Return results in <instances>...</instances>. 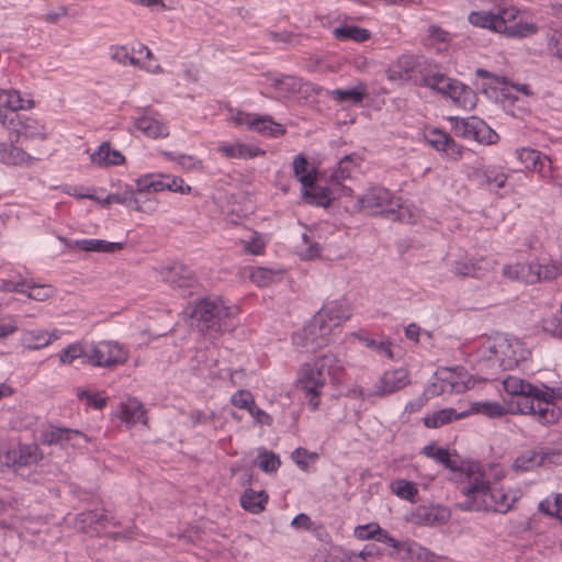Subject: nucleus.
<instances>
[{"label": "nucleus", "mask_w": 562, "mask_h": 562, "mask_svg": "<svg viewBox=\"0 0 562 562\" xmlns=\"http://www.w3.org/2000/svg\"><path fill=\"white\" fill-rule=\"evenodd\" d=\"M504 476V470L498 465H471L460 487L463 501L457 507L464 512H509L524 493L518 486H497Z\"/></svg>", "instance_id": "nucleus-1"}, {"label": "nucleus", "mask_w": 562, "mask_h": 562, "mask_svg": "<svg viewBox=\"0 0 562 562\" xmlns=\"http://www.w3.org/2000/svg\"><path fill=\"white\" fill-rule=\"evenodd\" d=\"M345 371V362L333 352H327L300 366L295 385L304 394L312 411L318 409L319 397L327 383H337Z\"/></svg>", "instance_id": "nucleus-2"}, {"label": "nucleus", "mask_w": 562, "mask_h": 562, "mask_svg": "<svg viewBox=\"0 0 562 562\" xmlns=\"http://www.w3.org/2000/svg\"><path fill=\"white\" fill-rule=\"evenodd\" d=\"M468 21L475 27L488 30L506 38L524 40L539 33V25L516 7H498L495 11H472Z\"/></svg>", "instance_id": "nucleus-3"}, {"label": "nucleus", "mask_w": 562, "mask_h": 562, "mask_svg": "<svg viewBox=\"0 0 562 562\" xmlns=\"http://www.w3.org/2000/svg\"><path fill=\"white\" fill-rule=\"evenodd\" d=\"M355 209L372 214H384L402 222L411 218L408 209L402 205L389 190L380 187L370 188L363 194L358 195Z\"/></svg>", "instance_id": "nucleus-4"}, {"label": "nucleus", "mask_w": 562, "mask_h": 562, "mask_svg": "<svg viewBox=\"0 0 562 562\" xmlns=\"http://www.w3.org/2000/svg\"><path fill=\"white\" fill-rule=\"evenodd\" d=\"M236 312L237 308L228 306L222 297H206L195 303L189 316L201 331L221 333Z\"/></svg>", "instance_id": "nucleus-5"}, {"label": "nucleus", "mask_w": 562, "mask_h": 562, "mask_svg": "<svg viewBox=\"0 0 562 562\" xmlns=\"http://www.w3.org/2000/svg\"><path fill=\"white\" fill-rule=\"evenodd\" d=\"M484 357L493 367L513 370L529 356V350L517 338L497 337L483 350Z\"/></svg>", "instance_id": "nucleus-6"}, {"label": "nucleus", "mask_w": 562, "mask_h": 562, "mask_svg": "<svg viewBox=\"0 0 562 562\" xmlns=\"http://www.w3.org/2000/svg\"><path fill=\"white\" fill-rule=\"evenodd\" d=\"M128 352L115 341L102 340L88 347L87 363L98 368H112L125 363Z\"/></svg>", "instance_id": "nucleus-7"}, {"label": "nucleus", "mask_w": 562, "mask_h": 562, "mask_svg": "<svg viewBox=\"0 0 562 562\" xmlns=\"http://www.w3.org/2000/svg\"><path fill=\"white\" fill-rule=\"evenodd\" d=\"M553 394L542 390L538 397H521L517 402L520 414H530L537 417L542 425L557 423L561 416L560 409L552 403Z\"/></svg>", "instance_id": "nucleus-8"}, {"label": "nucleus", "mask_w": 562, "mask_h": 562, "mask_svg": "<svg viewBox=\"0 0 562 562\" xmlns=\"http://www.w3.org/2000/svg\"><path fill=\"white\" fill-rule=\"evenodd\" d=\"M450 120L452 122V131L457 136L485 145L495 144L499 138L496 132L479 117H451Z\"/></svg>", "instance_id": "nucleus-9"}, {"label": "nucleus", "mask_w": 562, "mask_h": 562, "mask_svg": "<svg viewBox=\"0 0 562 562\" xmlns=\"http://www.w3.org/2000/svg\"><path fill=\"white\" fill-rule=\"evenodd\" d=\"M155 271L161 281L182 293H191L196 288L195 274L183 263L170 262L160 265L155 267Z\"/></svg>", "instance_id": "nucleus-10"}, {"label": "nucleus", "mask_w": 562, "mask_h": 562, "mask_svg": "<svg viewBox=\"0 0 562 562\" xmlns=\"http://www.w3.org/2000/svg\"><path fill=\"white\" fill-rule=\"evenodd\" d=\"M331 334L330 327L315 314L303 328L302 335L297 336V339H300L297 344L308 351L315 352L328 345Z\"/></svg>", "instance_id": "nucleus-11"}, {"label": "nucleus", "mask_w": 562, "mask_h": 562, "mask_svg": "<svg viewBox=\"0 0 562 562\" xmlns=\"http://www.w3.org/2000/svg\"><path fill=\"white\" fill-rule=\"evenodd\" d=\"M10 123L18 140L44 142L48 137L46 125L37 117L16 115Z\"/></svg>", "instance_id": "nucleus-12"}, {"label": "nucleus", "mask_w": 562, "mask_h": 562, "mask_svg": "<svg viewBox=\"0 0 562 562\" xmlns=\"http://www.w3.org/2000/svg\"><path fill=\"white\" fill-rule=\"evenodd\" d=\"M43 458L44 454L36 445H22L1 454L0 462L18 471L23 467L36 464Z\"/></svg>", "instance_id": "nucleus-13"}, {"label": "nucleus", "mask_w": 562, "mask_h": 562, "mask_svg": "<svg viewBox=\"0 0 562 562\" xmlns=\"http://www.w3.org/2000/svg\"><path fill=\"white\" fill-rule=\"evenodd\" d=\"M441 392L463 393L473 386V381L463 368H441L436 373Z\"/></svg>", "instance_id": "nucleus-14"}, {"label": "nucleus", "mask_w": 562, "mask_h": 562, "mask_svg": "<svg viewBox=\"0 0 562 562\" xmlns=\"http://www.w3.org/2000/svg\"><path fill=\"white\" fill-rule=\"evenodd\" d=\"M37 158L18 145V139L0 140V164L15 168H31Z\"/></svg>", "instance_id": "nucleus-15"}, {"label": "nucleus", "mask_w": 562, "mask_h": 562, "mask_svg": "<svg viewBox=\"0 0 562 562\" xmlns=\"http://www.w3.org/2000/svg\"><path fill=\"white\" fill-rule=\"evenodd\" d=\"M396 558L401 562H453L447 555L437 554L413 540H404Z\"/></svg>", "instance_id": "nucleus-16"}, {"label": "nucleus", "mask_w": 562, "mask_h": 562, "mask_svg": "<svg viewBox=\"0 0 562 562\" xmlns=\"http://www.w3.org/2000/svg\"><path fill=\"white\" fill-rule=\"evenodd\" d=\"M518 160L528 171L537 172L542 179H552L551 160L537 149L521 147L516 150Z\"/></svg>", "instance_id": "nucleus-17"}, {"label": "nucleus", "mask_w": 562, "mask_h": 562, "mask_svg": "<svg viewBox=\"0 0 562 562\" xmlns=\"http://www.w3.org/2000/svg\"><path fill=\"white\" fill-rule=\"evenodd\" d=\"M316 315L322 318L333 331L351 317V305L345 299L328 301Z\"/></svg>", "instance_id": "nucleus-18"}, {"label": "nucleus", "mask_w": 562, "mask_h": 562, "mask_svg": "<svg viewBox=\"0 0 562 562\" xmlns=\"http://www.w3.org/2000/svg\"><path fill=\"white\" fill-rule=\"evenodd\" d=\"M41 441L48 446L69 443L72 447H82L87 443L88 438L77 429L49 426L43 431Z\"/></svg>", "instance_id": "nucleus-19"}, {"label": "nucleus", "mask_w": 562, "mask_h": 562, "mask_svg": "<svg viewBox=\"0 0 562 562\" xmlns=\"http://www.w3.org/2000/svg\"><path fill=\"white\" fill-rule=\"evenodd\" d=\"M425 139L437 151L445 153L447 158L457 161L462 157L463 148L446 132L431 128L425 132Z\"/></svg>", "instance_id": "nucleus-20"}, {"label": "nucleus", "mask_w": 562, "mask_h": 562, "mask_svg": "<svg viewBox=\"0 0 562 562\" xmlns=\"http://www.w3.org/2000/svg\"><path fill=\"white\" fill-rule=\"evenodd\" d=\"M450 518V510L440 505L418 506L411 513L409 521L418 526H436L446 524Z\"/></svg>", "instance_id": "nucleus-21"}, {"label": "nucleus", "mask_w": 562, "mask_h": 562, "mask_svg": "<svg viewBox=\"0 0 562 562\" xmlns=\"http://www.w3.org/2000/svg\"><path fill=\"white\" fill-rule=\"evenodd\" d=\"M110 525H115L114 518L104 510H89L76 516L75 527L86 533H99Z\"/></svg>", "instance_id": "nucleus-22"}, {"label": "nucleus", "mask_w": 562, "mask_h": 562, "mask_svg": "<svg viewBox=\"0 0 562 562\" xmlns=\"http://www.w3.org/2000/svg\"><path fill=\"white\" fill-rule=\"evenodd\" d=\"M494 263L483 257L460 258L452 263V272L458 277L481 279L493 270Z\"/></svg>", "instance_id": "nucleus-23"}, {"label": "nucleus", "mask_w": 562, "mask_h": 562, "mask_svg": "<svg viewBox=\"0 0 562 562\" xmlns=\"http://www.w3.org/2000/svg\"><path fill=\"white\" fill-rule=\"evenodd\" d=\"M34 106L31 99L24 100L15 89H0V124L7 125L9 112L30 110Z\"/></svg>", "instance_id": "nucleus-24"}, {"label": "nucleus", "mask_w": 562, "mask_h": 562, "mask_svg": "<svg viewBox=\"0 0 562 562\" xmlns=\"http://www.w3.org/2000/svg\"><path fill=\"white\" fill-rule=\"evenodd\" d=\"M137 131L149 138H165L169 135V128L160 119L159 114L144 113L133 119Z\"/></svg>", "instance_id": "nucleus-25"}, {"label": "nucleus", "mask_w": 562, "mask_h": 562, "mask_svg": "<svg viewBox=\"0 0 562 562\" xmlns=\"http://www.w3.org/2000/svg\"><path fill=\"white\" fill-rule=\"evenodd\" d=\"M408 384V372L403 368L385 371L375 384L374 393L383 396L394 393Z\"/></svg>", "instance_id": "nucleus-26"}, {"label": "nucleus", "mask_w": 562, "mask_h": 562, "mask_svg": "<svg viewBox=\"0 0 562 562\" xmlns=\"http://www.w3.org/2000/svg\"><path fill=\"white\" fill-rule=\"evenodd\" d=\"M536 263H507L502 269V276L508 280L533 284L539 282V272H536Z\"/></svg>", "instance_id": "nucleus-27"}, {"label": "nucleus", "mask_w": 562, "mask_h": 562, "mask_svg": "<svg viewBox=\"0 0 562 562\" xmlns=\"http://www.w3.org/2000/svg\"><path fill=\"white\" fill-rule=\"evenodd\" d=\"M90 161L95 167L109 168L123 165L125 157L121 151L112 148L109 142H104L90 154Z\"/></svg>", "instance_id": "nucleus-28"}, {"label": "nucleus", "mask_w": 562, "mask_h": 562, "mask_svg": "<svg viewBox=\"0 0 562 562\" xmlns=\"http://www.w3.org/2000/svg\"><path fill=\"white\" fill-rule=\"evenodd\" d=\"M415 66L416 63L413 56H401L389 67L386 71L387 79L398 85L405 83L412 79Z\"/></svg>", "instance_id": "nucleus-29"}, {"label": "nucleus", "mask_w": 562, "mask_h": 562, "mask_svg": "<svg viewBox=\"0 0 562 562\" xmlns=\"http://www.w3.org/2000/svg\"><path fill=\"white\" fill-rule=\"evenodd\" d=\"M217 149L224 157L232 159H250L265 154L260 148L245 143L224 142Z\"/></svg>", "instance_id": "nucleus-30"}, {"label": "nucleus", "mask_w": 562, "mask_h": 562, "mask_svg": "<svg viewBox=\"0 0 562 562\" xmlns=\"http://www.w3.org/2000/svg\"><path fill=\"white\" fill-rule=\"evenodd\" d=\"M443 95L450 98L457 106L464 110H471L476 103L474 91L456 80H452L447 93Z\"/></svg>", "instance_id": "nucleus-31"}, {"label": "nucleus", "mask_w": 562, "mask_h": 562, "mask_svg": "<svg viewBox=\"0 0 562 562\" xmlns=\"http://www.w3.org/2000/svg\"><path fill=\"white\" fill-rule=\"evenodd\" d=\"M327 94L338 103L360 104L368 94V88L366 83L358 82L350 88L329 90Z\"/></svg>", "instance_id": "nucleus-32"}, {"label": "nucleus", "mask_w": 562, "mask_h": 562, "mask_svg": "<svg viewBox=\"0 0 562 562\" xmlns=\"http://www.w3.org/2000/svg\"><path fill=\"white\" fill-rule=\"evenodd\" d=\"M270 82L278 95L282 98H289L302 88L310 87L308 83H303L301 79L285 75L271 77Z\"/></svg>", "instance_id": "nucleus-33"}, {"label": "nucleus", "mask_w": 562, "mask_h": 562, "mask_svg": "<svg viewBox=\"0 0 562 562\" xmlns=\"http://www.w3.org/2000/svg\"><path fill=\"white\" fill-rule=\"evenodd\" d=\"M125 204L136 211L146 212L153 211V209H145L137 196L134 194V190L132 187H126L122 193H113L109 194L103 200H100V205L102 207H108L110 204Z\"/></svg>", "instance_id": "nucleus-34"}, {"label": "nucleus", "mask_w": 562, "mask_h": 562, "mask_svg": "<svg viewBox=\"0 0 562 562\" xmlns=\"http://www.w3.org/2000/svg\"><path fill=\"white\" fill-rule=\"evenodd\" d=\"M120 418L128 426L138 423L146 424L145 409L143 404L136 398H128L121 404Z\"/></svg>", "instance_id": "nucleus-35"}, {"label": "nucleus", "mask_w": 562, "mask_h": 562, "mask_svg": "<svg viewBox=\"0 0 562 562\" xmlns=\"http://www.w3.org/2000/svg\"><path fill=\"white\" fill-rule=\"evenodd\" d=\"M504 390L512 395H521L522 397H538L542 395V390L532 386L530 383L518 376H507L504 382Z\"/></svg>", "instance_id": "nucleus-36"}, {"label": "nucleus", "mask_w": 562, "mask_h": 562, "mask_svg": "<svg viewBox=\"0 0 562 562\" xmlns=\"http://www.w3.org/2000/svg\"><path fill=\"white\" fill-rule=\"evenodd\" d=\"M268 494L265 491L246 488L240 497L241 507L251 514H260L268 503Z\"/></svg>", "instance_id": "nucleus-37"}, {"label": "nucleus", "mask_w": 562, "mask_h": 562, "mask_svg": "<svg viewBox=\"0 0 562 562\" xmlns=\"http://www.w3.org/2000/svg\"><path fill=\"white\" fill-rule=\"evenodd\" d=\"M76 248L83 251L114 254L124 248L123 243H112L103 239L85 238L75 241Z\"/></svg>", "instance_id": "nucleus-38"}, {"label": "nucleus", "mask_w": 562, "mask_h": 562, "mask_svg": "<svg viewBox=\"0 0 562 562\" xmlns=\"http://www.w3.org/2000/svg\"><path fill=\"white\" fill-rule=\"evenodd\" d=\"M250 131H255L263 136L279 137L285 134V128L276 123L270 116L255 114Z\"/></svg>", "instance_id": "nucleus-39"}, {"label": "nucleus", "mask_w": 562, "mask_h": 562, "mask_svg": "<svg viewBox=\"0 0 562 562\" xmlns=\"http://www.w3.org/2000/svg\"><path fill=\"white\" fill-rule=\"evenodd\" d=\"M294 176L303 187L316 181V169L310 165L303 154L296 155L293 159Z\"/></svg>", "instance_id": "nucleus-40"}, {"label": "nucleus", "mask_w": 562, "mask_h": 562, "mask_svg": "<svg viewBox=\"0 0 562 562\" xmlns=\"http://www.w3.org/2000/svg\"><path fill=\"white\" fill-rule=\"evenodd\" d=\"M468 415V412L457 413L453 408H445L426 416L424 422L425 426L428 428H439L452 420L463 418Z\"/></svg>", "instance_id": "nucleus-41"}, {"label": "nucleus", "mask_w": 562, "mask_h": 562, "mask_svg": "<svg viewBox=\"0 0 562 562\" xmlns=\"http://www.w3.org/2000/svg\"><path fill=\"white\" fill-rule=\"evenodd\" d=\"M21 344L29 350H38L50 345V337L43 329L25 330L21 336Z\"/></svg>", "instance_id": "nucleus-42"}, {"label": "nucleus", "mask_w": 562, "mask_h": 562, "mask_svg": "<svg viewBox=\"0 0 562 562\" xmlns=\"http://www.w3.org/2000/svg\"><path fill=\"white\" fill-rule=\"evenodd\" d=\"M303 195L306 201L311 204H315L318 206H328L331 196L330 191L327 188L316 186L315 182L312 184L302 188Z\"/></svg>", "instance_id": "nucleus-43"}, {"label": "nucleus", "mask_w": 562, "mask_h": 562, "mask_svg": "<svg viewBox=\"0 0 562 562\" xmlns=\"http://www.w3.org/2000/svg\"><path fill=\"white\" fill-rule=\"evenodd\" d=\"M392 492L400 498L409 501L412 503L416 502V496L418 494L417 484L404 479L395 480L391 483Z\"/></svg>", "instance_id": "nucleus-44"}, {"label": "nucleus", "mask_w": 562, "mask_h": 562, "mask_svg": "<svg viewBox=\"0 0 562 562\" xmlns=\"http://www.w3.org/2000/svg\"><path fill=\"white\" fill-rule=\"evenodd\" d=\"M87 353L88 348L85 347L81 342H74L68 345L66 348H64L59 355V362L60 364H71L75 360L83 358L85 363H87Z\"/></svg>", "instance_id": "nucleus-45"}, {"label": "nucleus", "mask_w": 562, "mask_h": 562, "mask_svg": "<svg viewBox=\"0 0 562 562\" xmlns=\"http://www.w3.org/2000/svg\"><path fill=\"white\" fill-rule=\"evenodd\" d=\"M245 252L250 255H261L265 250L267 239L258 232L250 231L248 235L240 239Z\"/></svg>", "instance_id": "nucleus-46"}, {"label": "nucleus", "mask_w": 562, "mask_h": 562, "mask_svg": "<svg viewBox=\"0 0 562 562\" xmlns=\"http://www.w3.org/2000/svg\"><path fill=\"white\" fill-rule=\"evenodd\" d=\"M451 82L452 79L437 71H428L423 77V85L425 87L436 90L441 94L447 93Z\"/></svg>", "instance_id": "nucleus-47"}, {"label": "nucleus", "mask_w": 562, "mask_h": 562, "mask_svg": "<svg viewBox=\"0 0 562 562\" xmlns=\"http://www.w3.org/2000/svg\"><path fill=\"white\" fill-rule=\"evenodd\" d=\"M321 250L318 243L312 240L306 233L302 234L301 243L296 245V251L301 258L305 260L315 259L319 257Z\"/></svg>", "instance_id": "nucleus-48"}, {"label": "nucleus", "mask_w": 562, "mask_h": 562, "mask_svg": "<svg viewBox=\"0 0 562 562\" xmlns=\"http://www.w3.org/2000/svg\"><path fill=\"white\" fill-rule=\"evenodd\" d=\"M506 412V408L497 402H475L468 413H480L487 417L495 418L505 415Z\"/></svg>", "instance_id": "nucleus-49"}, {"label": "nucleus", "mask_w": 562, "mask_h": 562, "mask_svg": "<svg viewBox=\"0 0 562 562\" xmlns=\"http://www.w3.org/2000/svg\"><path fill=\"white\" fill-rule=\"evenodd\" d=\"M541 462L542 458L536 451H527L516 458L513 468L517 472H526L536 469Z\"/></svg>", "instance_id": "nucleus-50"}, {"label": "nucleus", "mask_w": 562, "mask_h": 562, "mask_svg": "<svg viewBox=\"0 0 562 562\" xmlns=\"http://www.w3.org/2000/svg\"><path fill=\"white\" fill-rule=\"evenodd\" d=\"M336 38L339 40H352L358 43L364 42L370 37V33L366 29L358 26H342L334 30Z\"/></svg>", "instance_id": "nucleus-51"}, {"label": "nucleus", "mask_w": 562, "mask_h": 562, "mask_svg": "<svg viewBox=\"0 0 562 562\" xmlns=\"http://www.w3.org/2000/svg\"><path fill=\"white\" fill-rule=\"evenodd\" d=\"M55 293V290L49 284H37L33 282L32 280H27V286H26V295L29 299L44 302L52 297Z\"/></svg>", "instance_id": "nucleus-52"}, {"label": "nucleus", "mask_w": 562, "mask_h": 562, "mask_svg": "<svg viewBox=\"0 0 562 562\" xmlns=\"http://www.w3.org/2000/svg\"><path fill=\"white\" fill-rule=\"evenodd\" d=\"M363 345L372 350H374L378 355L384 356L387 359H393V352H392V344L389 339L384 338H372V337H360L359 338Z\"/></svg>", "instance_id": "nucleus-53"}, {"label": "nucleus", "mask_w": 562, "mask_h": 562, "mask_svg": "<svg viewBox=\"0 0 562 562\" xmlns=\"http://www.w3.org/2000/svg\"><path fill=\"white\" fill-rule=\"evenodd\" d=\"M256 464L266 473L274 472L279 469L281 462L277 454L270 451H262L256 459Z\"/></svg>", "instance_id": "nucleus-54"}, {"label": "nucleus", "mask_w": 562, "mask_h": 562, "mask_svg": "<svg viewBox=\"0 0 562 562\" xmlns=\"http://www.w3.org/2000/svg\"><path fill=\"white\" fill-rule=\"evenodd\" d=\"M480 172L486 180V183L494 189H502L505 187L507 181V175L503 171L493 168L479 169Z\"/></svg>", "instance_id": "nucleus-55"}, {"label": "nucleus", "mask_w": 562, "mask_h": 562, "mask_svg": "<svg viewBox=\"0 0 562 562\" xmlns=\"http://www.w3.org/2000/svg\"><path fill=\"white\" fill-rule=\"evenodd\" d=\"M536 272H539V281H551L562 273L561 260L559 263H536Z\"/></svg>", "instance_id": "nucleus-56"}, {"label": "nucleus", "mask_w": 562, "mask_h": 562, "mask_svg": "<svg viewBox=\"0 0 562 562\" xmlns=\"http://www.w3.org/2000/svg\"><path fill=\"white\" fill-rule=\"evenodd\" d=\"M165 155L169 159L177 161V164L184 170L193 171L201 170L203 168L202 161L194 156L186 154L175 156L170 153H165Z\"/></svg>", "instance_id": "nucleus-57"}, {"label": "nucleus", "mask_w": 562, "mask_h": 562, "mask_svg": "<svg viewBox=\"0 0 562 562\" xmlns=\"http://www.w3.org/2000/svg\"><path fill=\"white\" fill-rule=\"evenodd\" d=\"M551 34L547 36V46L551 54L562 61V27L561 29H552Z\"/></svg>", "instance_id": "nucleus-58"}, {"label": "nucleus", "mask_w": 562, "mask_h": 562, "mask_svg": "<svg viewBox=\"0 0 562 562\" xmlns=\"http://www.w3.org/2000/svg\"><path fill=\"white\" fill-rule=\"evenodd\" d=\"M277 276L278 274L270 269L258 267L251 271L250 279L258 286H267L276 280Z\"/></svg>", "instance_id": "nucleus-59"}, {"label": "nucleus", "mask_w": 562, "mask_h": 562, "mask_svg": "<svg viewBox=\"0 0 562 562\" xmlns=\"http://www.w3.org/2000/svg\"><path fill=\"white\" fill-rule=\"evenodd\" d=\"M360 158L357 155H348L345 156L338 165V168L335 172L336 179H346L350 176L351 168L357 167L360 164Z\"/></svg>", "instance_id": "nucleus-60"}, {"label": "nucleus", "mask_w": 562, "mask_h": 562, "mask_svg": "<svg viewBox=\"0 0 562 562\" xmlns=\"http://www.w3.org/2000/svg\"><path fill=\"white\" fill-rule=\"evenodd\" d=\"M165 187L166 190L180 194H190L192 191L191 186L186 184L182 178L169 175L165 177Z\"/></svg>", "instance_id": "nucleus-61"}, {"label": "nucleus", "mask_w": 562, "mask_h": 562, "mask_svg": "<svg viewBox=\"0 0 562 562\" xmlns=\"http://www.w3.org/2000/svg\"><path fill=\"white\" fill-rule=\"evenodd\" d=\"M425 456L435 459L439 463H442L447 468H452L451 459L448 450L442 448H437L436 446L429 445L424 448Z\"/></svg>", "instance_id": "nucleus-62"}, {"label": "nucleus", "mask_w": 562, "mask_h": 562, "mask_svg": "<svg viewBox=\"0 0 562 562\" xmlns=\"http://www.w3.org/2000/svg\"><path fill=\"white\" fill-rule=\"evenodd\" d=\"M317 458L316 452H310L303 448H299L292 453L293 461L304 471L307 470L310 462H314Z\"/></svg>", "instance_id": "nucleus-63"}, {"label": "nucleus", "mask_w": 562, "mask_h": 562, "mask_svg": "<svg viewBox=\"0 0 562 562\" xmlns=\"http://www.w3.org/2000/svg\"><path fill=\"white\" fill-rule=\"evenodd\" d=\"M232 403L234 406L249 412L255 404V400L249 391L239 390L232 396Z\"/></svg>", "instance_id": "nucleus-64"}]
</instances>
